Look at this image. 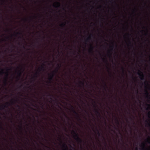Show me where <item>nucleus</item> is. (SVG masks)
Returning <instances> with one entry per match:
<instances>
[{
  "mask_svg": "<svg viewBox=\"0 0 150 150\" xmlns=\"http://www.w3.org/2000/svg\"><path fill=\"white\" fill-rule=\"evenodd\" d=\"M64 88H65V89H66V87H64Z\"/></svg>",
  "mask_w": 150,
  "mask_h": 150,
  "instance_id": "nucleus-57",
  "label": "nucleus"
},
{
  "mask_svg": "<svg viewBox=\"0 0 150 150\" xmlns=\"http://www.w3.org/2000/svg\"><path fill=\"white\" fill-rule=\"evenodd\" d=\"M127 35H128V36H129V33H127Z\"/></svg>",
  "mask_w": 150,
  "mask_h": 150,
  "instance_id": "nucleus-46",
  "label": "nucleus"
},
{
  "mask_svg": "<svg viewBox=\"0 0 150 150\" xmlns=\"http://www.w3.org/2000/svg\"><path fill=\"white\" fill-rule=\"evenodd\" d=\"M62 10L63 11H64L65 12H66V9L64 7H63L62 8Z\"/></svg>",
  "mask_w": 150,
  "mask_h": 150,
  "instance_id": "nucleus-27",
  "label": "nucleus"
},
{
  "mask_svg": "<svg viewBox=\"0 0 150 150\" xmlns=\"http://www.w3.org/2000/svg\"><path fill=\"white\" fill-rule=\"evenodd\" d=\"M6 105H7V106H6L5 105H3L1 106H0V110H3L4 109V108H7L8 106L10 105V104L8 102L6 103Z\"/></svg>",
  "mask_w": 150,
  "mask_h": 150,
  "instance_id": "nucleus-7",
  "label": "nucleus"
},
{
  "mask_svg": "<svg viewBox=\"0 0 150 150\" xmlns=\"http://www.w3.org/2000/svg\"><path fill=\"white\" fill-rule=\"evenodd\" d=\"M2 40L3 41H5V40L4 39H3Z\"/></svg>",
  "mask_w": 150,
  "mask_h": 150,
  "instance_id": "nucleus-41",
  "label": "nucleus"
},
{
  "mask_svg": "<svg viewBox=\"0 0 150 150\" xmlns=\"http://www.w3.org/2000/svg\"><path fill=\"white\" fill-rule=\"evenodd\" d=\"M56 90V88L55 86V90Z\"/></svg>",
  "mask_w": 150,
  "mask_h": 150,
  "instance_id": "nucleus-52",
  "label": "nucleus"
},
{
  "mask_svg": "<svg viewBox=\"0 0 150 150\" xmlns=\"http://www.w3.org/2000/svg\"><path fill=\"white\" fill-rule=\"evenodd\" d=\"M56 46L55 45V50H56Z\"/></svg>",
  "mask_w": 150,
  "mask_h": 150,
  "instance_id": "nucleus-45",
  "label": "nucleus"
},
{
  "mask_svg": "<svg viewBox=\"0 0 150 150\" xmlns=\"http://www.w3.org/2000/svg\"><path fill=\"white\" fill-rule=\"evenodd\" d=\"M96 131H97V134H98V135L99 136H100V133L99 132V130L96 129Z\"/></svg>",
  "mask_w": 150,
  "mask_h": 150,
  "instance_id": "nucleus-23",
  "label": "nucleus"
},
{
  "mask_svg": "<svg viewBox=\"0 0 150 150\" xmlns=\"http://www.w3.org/2000/svg\"><path fill=\"white\" fill-rule=\"evenodd\" d=\"M16 34L17 35H22V33H20V32H17L16 33Z\"/></svg>",
  "mask_w": 150,
  "mask_h": 150,
  "instance_id": "nucleus-29",
  "label": "nucleus"
},
{
  "mask_svg": "<svg viewBox=\"0 0 150 150\" xmlns=\"http://www.w3.org/2000/svg\"><path fill=\"white\" fill-rule=\"evenodd\" d=\"M91 39V38L90 36H89L85 40L86 41L88 42Z\"/></svg>",
  "mask_w": 150,
  "mask_h": 150,
  "instance_id": "nucleus-16",
  "label": "nucleus"
},
{
  "mask_svg": "<svg viewBox=\"0 0 150 150\" xmlns=\"http://www.w3.org/2000/svg\"><path fill=\"white\" fill-rule=\"evenodd\" d=\"M54 102H55V103H56V98H55Z\"/></svg>",
  "mask_w": 150,
  "mask_h": 150,
  "instance_id": "nucleus-37",
  "label": "nucleus"
},
{
  "mask_svg": "<svg viewBox=\"0 0 150 150\" xmlns=\"http://www.w3.org/2000/svg\"><path fill=\"white\" fill-rule=\"evenodd\" d=\"M62 148L63 150H68V148L67 145L64 143H63L62 144Z\"/></svg>",
  "mask_w": 150,
  "mask_h": 150,
  "instance_id": "nucleus-8",
  "label": "nucleus"
},
{
  "mask_svg": "<svg viewBox=\"0 0 150 150\" xmlns=\"http://www.w3.org/2000/svg\"><path fill=\"white\" fill-rule=\"evenodd\" d=\"M103 81L104 83V89H105V88H107V86L106 83L105 82V81Z\"/></svg>",
  "mask_w": 150,
  "mask_h": 150,
  "instance_id": "nucleus-22",
  "label": "nucleus"
},
{
  "mask_svg": "<svg viewBox=\"0 0 150 150\" xmlns=\"http://www.w3.org/2000/svg\"><path fill=\"white\" fill-rule=\"evenodd\" d=\"M62 121L64 122H65V119L64 118H62Z\"/></svg>",
  "mask_w": 150,
  "mask_h": 150,
  "instance_id": "nucleus-33",
  "label": "nucleus"
},
{
  "mask_svg": "<svg viewBox=\"0 0 150 150\" xmlns=\"http://www.w3.org/2000/svg\"><path fill=\"white\" fill-rule=\"evenodd\" d=\"M62 60H63V63H64V64H65L66 63V59L65 58L64 56V57H63V58L62 59Z\"/></svg>",
  "mask_w": 150,
  "mask_h": 150,
  "instance_id": "nucleus-17",
  "label": "nucleus"
},
{
  "mask_svg": "<svg viewBox=\"0 0 150 150\" xmlns=\"http://www.w3.org/2000/svg\"><path fill=\"white\" fill-rule=\"evenodd\" d=\"M146 105L147 106H149V104H146Z\"/></svg>",
  "mask_w": 150,
  "mask_h": 150,
  "instance_id": "nucleus-48",
  "label": "nucleus"
},
{
  "mask_svg": "<svg viewBox=\"0 0 150 150\" xmlns=\"http://www.w3.org/2000/svg\"><path fill=\"white\" fill-rule=\"evenodd\" d=\"M138 71L137 74L139 76L141 80H144V75L143 72L139 70H138Z\"/></svg>",
  "mask_w": 150,
  "mask_h": 150,
  "instance_id": "nucleus-6",
  "label": "nucleus"
},
{
  "mask_svg": "<svg viewBox=\"0 0 150 150\" xmlns=\"http://www.w3.org/2000/svg\"><path fill=\"white\" fill-rule=\"evenodd\" d=\"M129 44H131V42L129 40Z\"/></svg>",
  "mask_w": 150,
  "mask_h": 150,
  "instance_id": "nucleus-38",
  "label": "nucleus"
},
{
  "mask_svg": "<svg viewBox=\"0 0 150 150\" xmlns=\"http://www.w3.org/2000/svg\"><path fill=\"white\" fill-rule=\"evenodd\" d=\"M11 103H12V104H13V101H11Z\"/></svg>",
  "mask_w": 150,
  "mask_h": 150,
  "instance_id": "nucleus-54",
  "label": "nucleus"
},
{
  "mask_svg": "<svg viewBox=\"0 0 150 150\" xmlns=\"http://www.w3.org/2000/svg\"><path fill=\"white\" fill-rule=\"evenodd\" d=\"M93 101L94 103L95 104L94 105V106L95 107V108H96V107H97V105L96 104L94 100H93Z\"/></svg>",
  "mask_w": 150,
  "mask_h": 150,
  "instance_id": "nucleus-31",
  "label": "nucleus"
},
{
  "mask_svg": "<svg viewBox=\"0 0 150 150\" xmlns=\"http://www.w3.org/2000/svg\"><path fill=\"white\" fill-rule=\"evenodd\" d=\"M63 33H64V34H66V33L64 32H63Z\"/></svg>",
  "mask_w": 150,
  "mask_h": 150,
  "instance_id": "nucleus-51",
  "label": "nucleus"
},
{
  "mask_svg": "<svg viewBox=\"0 0 150 150\" xmlns=\"http://www.w3.org/2000/svg\"><path fill=\"white\" fill-rule=\"evenodd\" d=\"M7 71L6 72V76L4 79V83L5 86H6L7 84V81L8 78V71H10L11 70V69H8V68H7Z\"/></svg>",
  "mask_w": 150,
  "mask_h": 150,
  "instance_id": "nucleus-3",
  "label": "nucleus"
},
{
  "mask_svg": "<svg viewBox=\"0 0 150 150\" xmlns=\"http://www.w3.org/2000/svg\"><path fill=\"white\" fill-rule=\"evenodd\" d=\"M63 115L65 118L67 119L68 120H69V117L67 116L66 114L64 112L63 113Z\"/></svg>",
  "mask_w": 150,
  "mask_h": 150,
  "instance_id": "nucleus-15",
  "label": "nucleus"
},
{
  "mask_svg": "<svg viewBox=\"0 0 150 150\" xmlns=\"http://www.w3.org/2000/svg\"><path fill=\"white\" fill-rule=\"evenodd\" d=\"M9 8H11L10 6H9Z\"/></svg>",
  "mask_w": 150,
  "mask_h": 150,
  "instance_id": "nucleus-63",
  "label": "nucleus"
},
{
  "mask_svg": "<svg viewBox=\"0 0 150 150\" xmlns=\"http://www.w3.org/2000/svg\"><path fill=\"white\" fill-rule=\"evenodd\" d=\"M56 139L55 138V143H54L55 146H56Z\"/></svg>",
  "mask_w": 150,
  "mask_h": 150,
  "instance_id": "nucleus-35",
  "label": "nucleus"
},
{
  "mask_svg": "<svg viewBox=\"0 0 150 150\" xmlns=\"http://www.w3.org/2000/svg\"><path fill=\"white\" fill-rule=\"evenodd\" d=\"M64 20L65 21L64 22H62V23L60 26L61 27L62 29L65 30H66V29L65 28L66 26V24H67V23H69V21L66 20V19H64Z\"/></svg>",
  "mask_w": 150,
  "mask_h": 150,
  "instance_id": "nucleus-5",
  "label": "nucleus"
},
{
  "mask_svg": "<svg viewBox=\"0 0 150 150\" xmlns=\"http://www.w3.org/2000/svg\"><path fill=\"white\" fill-rule=\"evenodd\" d=\"M24 20L25 21H26L27 20L26 19H25Z\"/></svg>",
  "mask_w": 150,
  "mask_h": 150,
  "instance_id": "nucleus-55",
  "label": "nucleus"
},
{
  "mask_svg": "<svg viewBox=\"0 0 150 150\" xmlns=\"http://www.w3.org/2000/svg\"><path fill=\"white\" fill-rule=\"evenodd\" d=\"M56 79V77H55V80Z\"/></svg>",
  "mask_w": 150,
  "mask_h": 150,
  "instance_id": "nucleus-61",
  "label": "nucleus"
},
{
  "mask_svg": "<svg viewBox=\"0 0 150 150\" xmlns=\"http://www.w3.org/2000/svg\"><path fill=\"white\" fill-rule=\"evenodd\" d=\"M7 30V31H10L11 30L10 29H8V30Z\"/></svg>",
  "mask_w": 150,
  "mask_h": 150,
  "instance_id": "nucleus-43",
  "label": "nucleus"
},
{
  "mask_svg": "<svg viewBox=\"0 0 150 150\" xmlns=\"http://www.w3.org/2000/svg\"><path fill=\"white\" fill-rule=\"evenodd\" d=\"M21 126H20V128L21 129H22V123L21 122Z\"/></svg>",
  "mask_w": 150,
  "mask_h": 150,
  "instance_id": "nucleus-36",
  "label": "nucleus"
},
{
  "mask_svg": "<svg viewBox=\"0 0 150 150\" xmlns=\"http://www.w3.org/2000/svg\"><path fill=\"white\" fill-rule=\"evenodd\" d=\"M135 150H138V148L137 147H136L135 149Z\"/></svg>",
  "mask_w": 150,
  "mask_h": 150,
  "instance_id": "nucleus-40",
  "label": "nucleus"
},
{
  "mask_svg": "<svg viewBox=\"0 0 150 150\" xmlns=\"http://www.w3.org/2000/svg\"><path fill=\"white\" fill-rule=\"evenodd\" d=\"M64 46L66 47V48H67V47L65 45H64Z\"/></svg>",
  "mask_w": 150,
  "mask_h": 150,
  "instance_id": "nucleus-44",
  "label": "nucleus"
},
{
  "mask_svg": "<svg viewBox=\"0 0 150 150\" xmlns=\"http://www.w3.org/2000/svg\"><path fill=\"white\" fill-rule=\"evenodd\" d=\"M90 48L89 49V52L90 53H93V45L92 44H91L90 45Z\"/></svg>",
  "mask_w": 150,
  "mask_h": 150,
  "instance_id": "nucleus-11",
  "label": "nucleus"
},
{
  "mask_svg": "<svg viewBox=\"0 0 150 150\" xmlns=\"http://www.w3.org/2000/svg\"><path fill=\"white\" fill-rule=\"evenodd\" d=\"M149 138L150 139V137H149Z\"/></svg>",
  "mask_w": 150,
  "mask_h": 150,
  "instance_id": "nucleus-64",
  "label": "nucleus"
},
{
  "mask_svg": "<svg viewBox=\"0 0 150 150\" xmlns=\"http://www.w3.org/2000/svg\"><path fill=\"white\" fill-rule=\"evenodd\" d=\"M64 86H69V85L67 84L66 83H65V82H64Z\"/></svg>",
  "mask_w": 150,
  "mask_h": 150,
  "instance_id": "nucleus-25",
  "label": "nucleus"
},
{
  "mask_svg": "<svg viewBox=\"0 0 150 150\" xmlns=\"http://www.w3.org/2000/svg\"><path fill=\"white\" fill-rule=\"evenodd\" d=\"M112 45L110 47L111 49V50H109L108 51V53H109V56L110 57H111V52L112 51V50L114 48V43L113 42H112Z\"/></svg>",
  "mask_w": 150,
  "mask_h": 150,
  "instance_id": "nucleus-10",
  "label": "nucleus"
},
{
  "mask_svg": "<svg viewBox=\"0 0 150 150\" xmlns=\"http://www.w3.org/2000/svg\"><path fill=\"white\" fill-rule=\"evenodd\" d=\"M145 94L147 96H148V95H149V93L146 90H145Z\"/></svg>",
  "mask_w": 150,
  "mask_h": 150,
  "instance_id": "nucleus-26",
  "label": "nucleus"
},
{
  "mask_svg": "<svg viewBox=\"0 0 150 150\" xmlns=\"http://www.w3.org/2000/svg\"><path fill=\"white\" fill-rule=\"evenodd\" d=\"M71 108L72 111L74 114L77 115L78 120L79 121H81L82 120L80 118V117L79 114L74 110V107L72 106L71 105Z\"/></svg>",
  "mask_w": 150,
  "mask_h": 150,
  "instance_id": "nucleus-4",
  "label": "nucleus"
},
{
  "mask_svg": "<svg viewBox=\"0 0 150 150\" xmlns=\"http://www.w3.org/2000/svg\"><path fill=\"white\" fill-rule=\"evenodd\" d=\"M95 112L96 115H97L99 116H100V113L97 109H96L95 110Z\"/></svg>",
  "mask_w": 150,
  "mask_h": 150,
  "instance_id": "nucleus-14",
  "label": "nucleus"
},
{
  "mask_svg": "<svg viewBox=\"0 0 150 150\" xmlns=\"http://www.w3.org/2000/svg\"><path fill=\"white\" fill-rule=\"evenodd\" d=\"M56 82H55V86H56Z\"/></svg>",
  "mask_w": 150,
  "mask_h": 150,
  "instance_id": "nucleus-49",
  "label": "nucleus"
},
{
  "mask_svg": "<svg viewBox=\"0 0 150 150\" xmlns=\"http://www.w3.org/2000/svg\"><path fill=\"white\" fill-rule=\"evenodd\" d=\"M72 133L73 134L74 138L78 143H81L83 142L82 140L79 137L78 134L76 132L73 130Z\"/></svg>",
  "mask_w": 150,
  "mask_h": 150,
  "instance_id": "nucleus-1",
  "label": "nucleus"
},
{
  "mask_svg": "<svg viewBox=\"0 0 150 150\" xmlns=\"http://www.w3.org/2000/svg\"><path fill=\"white\" fill-rule=\"evenodd\" d=\"M15 101H16V102L17 100H15Z\"/></svg>",
  "mask_w": 150,
  "mask_h": 150,
  "instance_id": "nucleus-56",
  "label": "nucleus"
},
{
  "mask_svg": "<svg viewBox=\"0 0 150 150\" xmlns=\"http://www.w3.org/2000/svg\"><path fill=\"white\" fill-rule=\"evenodd\" d=\"M6 38L7 39H10L9 37H6Z\"/></svg>",
  "mask_w": 150,
  "mask_h": 150,
  "instance_id": "nucleus-39",
  "label": "nucleus"
},
{
  "mask_svg": "<svg viewBox=\"0 0 150 150\" xmlns=\"http://www.w3.org/2000/svg\"><path fill=\"white\" fill-rule=\"evenodd\" d=\"M63 79L64 80H65V79H64V78H63Z\"/></svg>",
  "mask_w": 150,
  "mask_h": 150,
  "instance_id": "nucleus-59",
  "label": "nucleus"
},
{
  "mask_svg": "<svg viewBox=\"0 0 150 150\" xmlns=\"http://www.w3.org/2000/svg\"><path fill=\"white\" fill-rule=\"evenodd\" d=\"M79 84L83 86L84 85V82L81 81H79Z\"/></svg>",
  "mask_w": 150,
  "mask_h": 150,
  "instance_id": "nucleus-20",
  "label": "nucleus"
},
{
  "mask_svg": "<svg viewBox=\"0 0 150 150\" xmlns=\"http://www.w3.org/2000/svg\"><path fill=\"white\" fill-rule=\"evenodd\" d=\"M116 121L117 123V124H119V120L117 118H116Z\"/></svg>",
  "mask_w": 150,
  "mask_h": 150,
  "instance_id": "nucleus-30",
  "label": "nucleus"
},
{
  "mask_svg": "<svg viewBox=\"0 0 150 150\" xmlns=\"http://www.w3.org/2000/svg\"><path fill=\"white\" fill-rule=\"evenodd\" d=\"M140 146L143 148V149H144L145 147V144L144 143H142V144Z\"/></svg>",
  "mask_w": 150,
  "mask_h": 150,
  "instance_id": "nucleus-19",
  "label": "nucleus"
},
{
  "mask_svg": "<svg viewBox=\"0 0 150 150\" xmlns=\"http://www.w3.org/2000/svg\"><path fill=\"white\" fill-rule=\"evenodd\" d=\"M54 74L55 75L56 74V68H55L54 70Z\"/></svg>",
  "mask_w": 150,
  "mask_h": 150,
  "instance_id": "nucleus-28",
  "label": "nucleus"
},
{
  "mask_svg": "<svg viewBox=\"0 0 150 150\" xmlns=\"http://www.w3.org/2000/svg\"><path fill=\"white\" fill-rule=\"evenodd\" d=\"M65 38V36H64V39Z\"/></svg>",
  "mask_w": 150,
  "mask_h": 150,
  "instance_id": "nucleus-62",
  "label": "nucleus"
},
{
  "mask_svg": "<svg viewBox=\"0 0 150 150\" xmlns=\"http://www.w3.org/2000/svg\"><path fill=\"white\" fill-rule=\"evenodd\" d=\"M53 75L52 74H48V80L50 82L53 79Z\"/></svg>",
  "mask_w": 150,
  "mask_h": 150,
  "instance_id": "nucleus-9",
  "label": "nucleus"
},
{
  "mask_svg": "<svg viewBox=\"0 0 150 150\" xmlns=\"http://www.w3.org/2000/svg\"><path fill=\"white\" fill-rule=\"evenodd\" d=\"M1 71H0V75H2L4 73V72L3 69H1Z\"/></svg>",
  "mask_w": 150,
  "mask_h": 150,
  "instance_id": "nucleus-18",
  "label": "nucleus"
},
{
  "mask_svg": "<svg viewBox=\"0 0 150 150\" xmlns=\"http://www.w3.org/2000/svg\"><path fill=\"white\" fill-rule=\"evenodd\" d=\"M121 69L122 70V71H123V73H124V71H125V69H124V68L123 67H122L121 68Z\"/></svg>",
  "mask_w": 150,
  "mask_h": 150,
  "instance_id": "nucleus-32",
  "label": "nucleus"
},
{
  "mask_svg": "<svg viewBox=\"0 0 150 150\" xmlns=\"http://www.w3.org/2000/svg\"><path fill=\"white\" fill-rule=\"evenodd\" d=\"M55 130H56V126L55 125Z\"/></svg>",
  "mask_w": 150,
  "mask_h": 150,
  "instance_id": "nucleus-47",
  "label": "nucleus"
},
{
  "mask_svg": "<svg viewBox=\"0 0 150 150\" xmlns=\"http://www.w3.org/2000/svg\"><path fill=\"white\" fill-rule=\"evenodd\" d=\"M63 129L65 131H66L67 130V129L65 126L64 125V124H63Z\"/></svg>",
  "mask_w": 150,
  "mask_h": 150,
  "instance_id": "nucleus-21",
  "label": "nucleus"
},
{
  "mask_svg": "<svg viewBox=\"0 0 150 150\" xmlns=\"http://www.w3.org/2000/svg\"><path fill=\"white\" fill-rule=\"evenodd\" d=\"M103 60H105L106 61V63L107 64V60L106 59V58H103Z\"/></svg>",
  "mask_w": 150,
  "mask_h": 150,
  "instance_id": "nucleus-34",
  "label": "nucleus"
},
{
  "mask_svg": "<svg viewBox=\"0 0 150 150\" xmlns=\"http://www.w3.org/2000/svg\"><path fill=\"white\" fill-rule=\"evenodd\" d=\"M4 2L5 1L4 0H2Z\"/></svg>",
  "mask_w": 150,
  "mask_h": 150,
  "instance_id": "nucleus-53",
  "label": "nucleus"
},
{
  "mask_svg": "<svg viewBox=\"0 0 150 150\" xmlns=\"http://www.w3.org/2000/svg\"><path fill=\"white\" fill-rule=\"evenodd\" d=\"M0 128L1 129H4L0 121Z\"/></svg>",
  "mask_w": 150,
  "mask_h": 150,
  "instance_id": "nucleus-24",
  "label": "nucleus"
},
{
  "mask_svg": "<svg viewBox=\"0 0 150 150\" xmlns=\"http://www.w3.org/2000/svg\"><path fill=\"white\" fill-rule=\"evenodd\" d=\"M137 93H138V91L137 90Z\"/></svg>",
  "mask_w": 150,
  "mask_h": 150,
  "instance_id": "nucleus-58",
  "label": "nucleus"
},
{
  "mask_svg": "<svg viewBox=\"0 0 150 150\" xmlns=\"http://www.w3.org/2000/svg\"><path fill=\"white\" fill-rule=\"evenodd\" d=\"M91 36H93V35L92 34H91Z\"/></svg>",
  "mask_w": 150,
  "mask_h": 150,
  "instance_id": "nucleus-50",
  "label": "nucleus"
},
{
  "mask_svg": "<svg viewBox=\"0 0 150 150\" xmlns=\"http://www.w3.org/2000/svg\"><path fill=\"white\" fill-rule=\"evenodd\" d=\"M56 96V95L55 94V97Z\"/></svg>",
  "mask_w": 150,
  "mask_h": 150,
  "instance_id": "nucleus-60",
  "label": "nucleus"
},
{
  "mask_svg": "<svg viewBox=\"0 0 150 150\" xmlns=\"http://www.w3.org/2000/svg\"><path fill=\"white\" fill-rule=\"evenodd\" d=\"M21 70H24L23 69L22 67H21V70L19 71L18 73V75L19 77H20L21 76V74H22V71H21Z\"/></svg>",
  "mask_w": 150,
  "mask_h": 150,
  "instance_id": "nucleus-13",
  "label": "nucleus"
},
{
  "mask_svg": "<svg viewBox=\"0 0 150 150\" xmlns=\"http://www.w3.org/2000/svg\"><path fill=\"white\" fill-rule=\"evenodd\" d=\"M45 65L43 64L40 67V68H38V69L39 70V71L36 72L35 73L34 75V76H33L32 78L31 79L34 80V81L35 80L36 78L37 77V76L38 75H39L40 74L39 72H40V70H42L43 71L45 69V67H44Z\"/></svg>",
  "mask_w": 150,
  "mask_h": 150,
  "instance_id": "nucleus-2",
  "label": "nucleus"
},
{
  "mask_svg": "<svg viewBox=\"0 0 150 150\" xmlns=\"http://www.w3.org/2000/svg\"><path fill=\"white\" fill-rule=\"evenodd\" d=\"M107 68L108 70H110V69L108 67H107Z\"/></svg>",
  "mask_w": 150,
  "mask_h": 150,
  "instance_id": "nucleus-42",
  "label": "nucleus"
},
{
  "mask_svg": "<svg viewBox=\"0 0 150 150\" xmlns=\"http://www.w3.org/2000/svg\"><path fill=\"white\" fill-rule=\"evenodd\" d=\"M63 71L64 72V73H63V75L64 76L65 78L67 77H69V75L65 71V69H64L63 70Z\"/></svg>",
  "mask_w": 150,
  "mask_h": 150,
  "instance_id": "nucleus-12",
  "label": "nucleus"
}]
</instances>
